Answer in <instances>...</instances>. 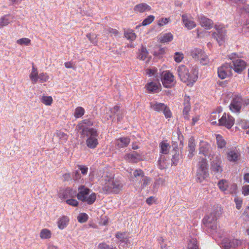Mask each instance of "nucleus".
I'll list each match as a JSON object with an SVG mask.
<instances>
[{
    "label": "nucleus",
    "instance_id": "41",
    "mask_svg": "<svg viewBox=\"0 0 249 249\" xmlns=\"http://www.w3.org/2000/svg\"><path fill=\"white\" fill-rule=\"evenodd\" d=\"M166 159L165 156L160 155L158 162L159 168L160 169H164L166 166Z\"/></svg>",
    "mask_w": 249,
    "mask_h": 249
},
{
    "label": "nucleus",
    "instance_id": "35",
    "mask_svg": "<svg viewBox=\"0 0 249 249\" xmlns=\"http://www.w3.org/2000/svg\"><path fill=\"white\" fill-rule=\"evenodd\" d=\"M151 178L147 176H144L139 182L141 184L140 187L142 189H143L145 187L150 184Z\"/></svg>",
    "mask_w": 249,
    "mask_h": 249
},
{
    "label": "nucleus",
    "instance_id": "10",
    "mask_svg": "<svg viewBox=\"0 0 249 249\" xmlns=\"http://www.w3.org/2000/svg\"><path fill=\"white\" fill-rule=\"evenodd\" d=\"M234 124V119L231 115H227L224 113L221 118L218 119L217 124L219 126H223L228 129H230Z\"/></svg>",
    "mask_w": 249,
    "mask_h": 249
},
{
    "label": "nucleus",
    "instance_id": "24",
    "mask_svg": "<svg viewBox=\"0 0 249 249\" xmlns=\"http://www.w3.org/2000/svg\"><path fill=\"white\" fill-rule=\"evenodd\" d=\"M69 222V217L67 216H63L61 217H60L58 220V227L60 230H63L68 226Z\"/></svg>",
    "mask_w": 249,
    "mask_h": 249
},
{
    "label": "nucleus",
    "instance_id": "56",
    "mask_svg": "<svg viewBox=\"0 0 249 249\" xmlns=\"http://www.w3.org/2000/svg\"><path fill=\"white\" fill-rule=\"evenodd\" d=\"M66 202L68 204L74 207H76L78 205V202L74 199H68Z\"/></svg>",
    "mask_w": 249,
    "mask_h": 249
},
{
    "label": "nucleus",
    "instance_id": "19",
    "mask_svg": "<svg viewBox=\"0 0 249 249\" xmlns=\"http://www.w3.org/2000/svg\"><path fill=\"white\" fill-rule=\"evenodd\" d=\"M196 150V143L193 137H191L188 140V150L189 151L188 157L189 159L192 158L195 155Z\"/></svg>",
    "mask_w": 249,
    "mask_h": 249
},
{
    "label": "nucleus",
    "instance_id": "54",
    "mask_svg": "<svg viewBox=\"0 0 249 249\" xmlns=\"http://www.w3.org/2000/svg\"><path fill=\"white\" fill-rule=\"evenodd\" d=\"M87 37L92 43H95L97 42V36L95 34H88L87 35Z\"/></svg>",
    "mask_w": 249,
    "mask_h": 249
},
{
    "label": "nucleus",
    "instance_id": "31",
    "mask_svg": "<svg viewBox=\"0 0 249 249\" xmlns=\"http://www.w3.org/2000/svg\"><path fill=\"white\" fill-rule=\"evenodd\" d=\"M190 98L189 97H185L184 101V108L183 110V114H189L190 111L191 105L190 103Z\"/></svg>",
    "mask_w": 249,
    "mask_h": 249
},
{
    "label": "nucleus",
    "instance_id": "1",
    "mask_svg": "<svg viewBox=\"0 0 249 249\" xmlns=\"http://www.w3.org/2000/svg\"><path fill=\"white\" fill-rule=\"evenodd\" d=\"M102 181L103 185V191L107 194H118L123 187V184L119 180L107 176L104 177Z\"/></svg>",
    "mask_w": 249,
    "mask_h": 249
},
{
    "label": "nucleus",
    "instance_id": "44",
    "mask_svg": "<svg viewBox=\"0 0 249 249\" xmlns=\"http://www.w3.org/2000/svg\"><path fill=\"white\" fill-rule=\"evenodd\" d=\"M124 36L130 41H133L136 39V36L133 31H128L124 32Z\"/></svg>",
    "mask_w": 249,
    "mask_h": 249
},
{
    "label": "nucleus",
    "instance_id": "3",
    "mask_svg": "<svg viewBox=\"0 0 249 249\" xmlns=\"http://www.w3.org/2000/svg\"><path fill=\"white\" fill-rule=\"evenodd\" d=\"M81 135L83 137H87L86 144L88 147L94 149L98 144L97 137L98 133L96 129L93 128L84 127L81 131Z\"/></svg>",
    "mask_w": 249,
    "mask_h": 249
},
{
    "label": "nucleus",
    "instance_id": "49",
    "mask_svg": "<svg viewBox=\"0 0 249 249\" xmlns=\"http://www.w3.org/2000/svg\"><path fill=\"white\" fill-rule=\"evenodd\" d=\"M154 17L152 15L148 16L142 23V26H146L150 24L154 19Z\"/></svg>",
    "mask_w": 249,
    "mask_h": 249
},
{
    "label": "nucleus",
    "instance_id": "34",
    "mask_svg": "<svg viewBox=\"0 0 249 249\" xmlns=\"http://www.w3.org/2000/svg\"><path fill=\"white\" fill-rule=\"evenodd\" d=\"M37 75H38V73H37V69L33 66V68H32V72L30 74V78L31 80H32V83L35 84L37 82Z\"/></svg>",
    "mask_w": 249,
    "mask_h": 249
},
{
    "label": "nucleus",
    "instance_id": "27",
    "mask_svg": "<svg viewBox=\"0 0 249 249\" xmlns=\"http://www.w3.org/2000/svg\"><path fill=\"white\" fill-rule=\"evenodd\" d=\"M12 21L10 14L5 15L0 18V28L8 25Z\"/></svg>",
    "mask_w": 249,
    "mask_h": 249
},
{
    "label": "nucleus",
    "instance_id": "32",
    "mask_svg": "<svg viewBox=\"0 0 249 249\" xmlns=\"http://www.w3.org/2000/svg\"><path fill=\"white\" fill-rule=\"evenodd\" d=\"M173 38V36L171 33L164 34L162 35L160 38V41L161 42L165 43L170 42Z\"/></svg>",
    "mask_w": 249,
    "mask_h": 249
},
{
    "label": "nucleus",
    "instance_id": "62",
    "mask_svg": "<svg viewBox=\"0 0 249 249\" xmlns=\"http://www.w3.org/2000/svg\"><path fill=\"white\" fill-rule=\"evenodd\" d=\"M80 170L81 171V173L85 175L87 174L88 168L86 166L83 165H79L78 166Z\"/></svg>",
    "mask_w": 249,
    "mask_h": 249
},
{
    "label": "nucleus",
    "instance_id": "18",
    "mask_svg": "<svg viewBox=\"0 0 249 249\" xmlns=\"http://www.w3.org/2000/svg\"><path fill=\"white\" fill-rule=\"evenodd\" d=\"M126 159L129 162H138L142 160V157L139 153L133 151L132 153L127 154L125 155Z\"/></svg>",
    "mask_w": 249,
    "mask_h": 249
},
{
    "label": "nucleus",
    "instance_id": "30",
    "mask_svg": "<svg viewBox=\"0 0 249 249\" xmlns=\"http://www.w3.org/2000/svg\"><path fill=\"white\" fill-rule=\"evenodd\" d=\"M160 153L165 155L168 154L171 148L170 145L166 141H163L160 142Z\"/></svg>",
    "mask_w": 249,
    "mask_h": 249
},
{
    "label": "nucleus",
    "instance_id": "17",
    "mask_svg": "<svg viewBox=\"0 0 249 249\" xmlns=\"http://www.w3.org/2000/svg\"><path fill=\"white\" fill-rule=\"evenodd\" d=\"M211 149V146L209 144L206 142H201L200 144L199 154H202L205 156H208V158H210V160H212V159L210 158Z\"/></svg>",
    "mask_w": 249,
    "mask_h": 249
},
{
    "label": "nucleus",
    "instance_id": "58",
    "mask_svg": "<svg viewBox=\"0 0 249 249\" xmlns=\"http://www.w3.org/2000/svg\"><path fill=\"white\" fill-rule=\"evenodd\" d=\"M219 117V115L216 112H213L211 115V120L212 121V124H216V121H213V120H216L217 118H218Z\"/></svg>",
    "mask_w": 249,
    "mask_h": 249
},
{
    "label": "nucleus",
    "instance_id": "50",
    "mask_svg": "<svg viewBox=\"0 0 249 249\" xmlns=\"http://www.w3.org/2000/svg\"><path fill=\"white\" fill-rule=\"evenodd\" d=\"M174 58L176 62H180L183 58V54L182 53L180 52H176L175 53Z\"/></svg>",
    "mask_w": 249,
    "mask_h": 249
},
{
    "label": "nucleus",
    "instance_id": "61",
    "mask_svg": "<svg viewBox=\"0 0 249 249\" xmlns=\"http://www.w3.org/2000/svg\"><path fill=\"white\" fill-rule=\"evenodd\" d=\"M169 18H162L160 19L159 21V25L160 26H163L164 25L167 24L168 22Z\"/></svg>",
    "mask_w": 249,
    "mask_h": 249
},
{
    "label": "nucleus",
    "instance_id": "52",
    "mask_svg": "<svg viewBox=\"0 0 249 249\" xmlns=\"http://www.w3.org/2000/svg\"><path fill=\"white\" fill-rule=\"evenodd\" d=\"M99 249H117L116 247H113V246H110L105 243H102L98 245Z\"/></svg>",
    "mask_w": 249,
    "mask_h": 249
},
{
    "label": "nucleus",
    "instance_id": "6",
    "mask_svg": "<svg viewBox=\"0 0 249 249\" xmlns=\"http://www.w3.org/2000/svg\"><path fill=\"white\" fill-rule=\"evenodd\" d=\"M198 167L196 172V180L197 182H202L209 176L208 164L206 159L203 158L198 163Z\"/></svg>",
    "mask_w": 249,
    "mask_h": 249
},
{
    "label": "nucleus",
    "instance_id": "23",
    "mask_svg": "<svg viewBox=\"0 0 249 249\" xmlns=\"http://www.w3.org/2000/svg\"><path fill=\"white\" fill-rule=\"evenodd\" d=\"M150 9V6L145 3H142L137 4L134 7V10L135 12L140 13H142L146 11H149Z\"/></svg>",
    "mask_w": 249,
    "mask_h": 249
},
{
    "label": "nucleus",
    "instance_id": "64",
    "mask_svg": "<svg viewBox=\"0 0 249 249\" xmlns=\"http://www.w3.org/2000/svg\"><path fill=\"white\" fill-rule=\"evenodd\" d=\"M119 109L120 107L118 106H116L111 109V112L114 114H116L120 111Z\"/></svg>",
    "mask_w": 249,
    "mask_h": 249
},
{
    "label": "nucleus",
    "instance_id": "36",
    "mask_svg": "<svg viewBox=\"0 0 249 249\" xmlns=\"http://www.w3.org/2000/svg\"><path fill=\"white\" fill-rule=\"evenodd\" d=\"M217 185L221 191L225 192L227 190L228 182L225 179H221L219 181Z\"/></svg>",
    "mask_w": 249,
    "mask_h": 249
},
{
    "label": "nucleus",
    "instance_id": "40",
    "mask_svg": "<svg viewBox=\"0 0 249 249\" xmlns=\"http://www.w3.org/2000/svg\"><path fill=\"white\" fill-rule=\"evenodd\" d=\"M96 199V195L95 193H93L91 194L88 197H86L85 201L89 205L92 204Z\"/></svg>",
    "mask_w": 249,
    "mask_h": 249
},
{
    "label": "nucleus",
    "instance_id": "9",
    "mask_svg": "<svg viewBox=\"0 0 249 249\" xmlns=\"http://www.w3.org/2000/svg\"><path fill=\"white\" fill-rule=\"evenodd\" d=\"M233 55H236L235 54H232L231 56L230 57V59L232 60V63H231L232 66V69L235 72L240 73L246 68V63L241 59H236L235 57H233Z\"/></svg>",
    "mask_w": 249,
    "mask_h": 249
},
{
    "label": "nucleus",
    "instance_id": "39",
    "mask_svg": "<svg viewBox=\"0 0 249 249\" xmlns=\"http://www.w3.org/2000/svg\"><path fill=\"white\" fill-rule=\"evenodd\" d=\"M85 113L84 109L81 107H76L75 109L74 116L75 118H78L81 117Z\"/></svg>",
    "mask_w": 249,
    "mask_h": 249
},
{
    "label": "nucleus",
    "instance_id": "42",
    "mask_svg": "<svg viewBox=\"0 0 249 249\" xmlns=\"http://www.w3.org/2000/svg\"><path fill=\"white\" fill-rule=\"evenodd\" d=\"M41 101L46 106H50L53 102V98L51 96H43L41 98Z\"/></svg>",
    "mask_w": 249,
    "mask_h": 249
},
{
    "label": "nucleus",
    "instance_id": "46",
    "mask_svg": "<svg viewBox=\"0 0 249 249\" xmlns=\"http://www.w3.org/2000/svg\"><path fill=\"white\" fill-rule=\"evenodd\" d=\"M31 40L27 38H22L17 40V43L20 45L28 46L31 44Z\"/></svg>",
    "mask_w": 249,
    "mask_h": 249
},
{
    "label": "nucleus",
    "instance_id": "33",
    "mask_svg": "<svg viewBox=\"0 0 249 249\" xmlns=\"http://www.w3.org/2000/svg\"><path fill=\"white\" fill-rule=\"evenodd\" d=\"M52 233L47 229H42L40 232V237L43 239H49L51 237Z\"/></svg>",
    "mask_w": 249,
    "mask_h": 249
},
{
    "label": "nucleus",
    "instance_id": "12",
    "mask_svg": "<svg viewBox=\"0 0 249 249\" xmlns=\"http://www.w3.org/2000/svg\"><path fill=\"white\" fill-rule=\"evenodd\" d=\"M242 101L241 96L235 95L229 106L230 110L233 112H239L242 106Z\"/></svg>",
    "mask_w": 249,
    "mask_h": 249
},
{
    "label": "nucleus",
    "instance_id": "38",
    "mask_svg": "<svg viewBox=\"0 0 249 249\" xmlns=\"http://www.w3.org/2000/svg\"><path fill=\"white\" fill-rule=\"evenodd\" d=\"M146 73L150 76H154L155 77H158L160 73L158 72V69L155 67H152L150 69H147L146 70Z\"/></svg>",
    "mask_w": 249,
    "mask_h": 249
},
{
    "label": "nucleus",
    "instance_id": "55",
    "mask_svg": "<svg viewBox=\"0 0 249 249\" xmlns=\"http://www.w3.org/2000/svg\"><path fill=\"white\" fill-rule=\"evenodd\" d=\"M179 154H175L173 156V158L172 159V164L173 165H177L178 163V161H179Z\"/></svg>",
    "mask_w": 249,
    "mask_h": 249
},
{
    "label": "nucleus",
    "instance_id": "5",
    "mask_svg": "<svg viewBox=\"0 0 249 249\" xmlns=\"http://www.w3.org/2000/svg\"><path fill=\"white\" fill-rule=\"evenodd\" d=\"M215 31L212 34L213 37L215 39L219 46L222 45L227 39V30L222 25H215Z\"/></svg>",
    "mask_w": 249,
    "mask_h": 249
},
{
    "label": "nucleus",
    "instance_id": "8",
    "mask_svg": "<svg viewBox=\"0 0 249 249\" xmlns=\"http://www.w3.org/2000/svg\"><path fill=\"white\" fill-rule=\"evenodd\" d=\"M232 66L231 62L225 63L218 68L217 73L218 77L221 79H224L228 76H231L232 75Z\"/></svg>",
    "mask_w": 249,
    "mask_h": 249
},
{
    "label": "nucleus",
    "instance_id": "15",
    "mask_svg": "<svg viewBox=\"0 0 249 249\" xmlns=\"http://www.w3.org/2000/svg\"><path fill=\"white\" fill-rule=\"evenodd\" d=\"M198 18L200 24L206 29H210L213 27V21L211 19L202 15L198 16Z\"/></svg>",
    "mask_w": 249,
    "mask_h": 249
},
{
    "label": "nucleus",
    "instance_id": "29",
    "mask_svg": "<svg viewBox=\"0 0 249 249\" xmlns=\"http://www.w3.org/2000/svg\"><path fill=\"white\" fill-rule=\"evenodd\" d=\"M144 173L141 169H136L132 173V178L133 180L139 182L144 177Z\"/></svg>",
    "mask_w": 249,
    "mask_h": 249
},
{
    "label": "nucleus",
    "instance_id": "28",
    "mask_svg": "<svg viewBox=\"0 0 249 249\" xmlns=\"http://www.w3.org/2000/svg\"><path fill=\"white\" fill-rule=\"evenodd\" d=\"M150 107L155 111L160 112L162 111L165 109V105L163 103H158L157 102H151L150 103Z\"/></svg>",
    "mask_w": 249,
    "mask_h": 249
},
{
    "label": "nucleus",
    "instance_id": "43",
    "mask_svg": "<svg viewBox=\"0 0 249 249\" xmlns=\"http://www.w3.org/2000/svg\"><path fill=\"white\" fill-rule=\"evenodd\" d=\"M188 249H199L197 242L196 239H191L188 244Z\"/></svg>",
    "mask_w": 249,
    "mask_h": 249
},
{
    "label": "nucleus",
    "instance_id": "63",
    "mask_svg": "<svg viewBox=\"0 0 249 249\" xmlns=\"http://www.w3.org/2000/svg\"><path fill=\"white\" fill-rule=\"evenodd\" d=\"M125 237V233H120L117 232L116 234V237L117 238L120 240V242L121 243V241L123 240L124 238Z\"/></svg>",
    "mask_w": 249,
    "mask_h": 249
},
{
    "label": "nucleus",
    "instance_id": "4",
    "mask_svg": "<svg viewBox=\"0 0 249 249\" xmlns=\"http://www.w3.org/2000/svg\"><path fill=\"white\" fill-rule=\"evenodd\" d=\"M217 217L215 213H212L206 215L202 221L205 231L210 233H214L217 229Z\"/></svg>",
    "mask_w": 249,
    "mask_h": 249
},
{
    "label": "nucleus",
    "instance_id": "20",
    "mask_svg": "<svg viewBox=\"0 0 249 249\" xmlns=\"http://www.w3.org/2000/svg\"><path fill=\"white\" fill-rule=\"evenodd\" d=\"M240 153L237 149L231 150L227 154L228 159L231 161H236L240 159Z\"/></svg>",
    "mask_w": 249,
    "mask_h": 249
},
{
    "label": "nucleus",
    "instance_id": "14",
    "mask_svg": "<svg viewBox=\"0 0 249 249\" xmlns=\"http://www.w3.org/2000/svg\"><path fill=\"white\" fill-rule=\"evenodd\" d=\"M78 193H76V196L78 199L83 202L89 195L90 190L84 185H81L78 187Z\"/></svg>",
    "mask_w": 249,
    "mask_h": 249
},
{
    "label": "nucleus",
    "instance_id": "57",
    "mask_svg": "<svg viewBox=\"0 0 249 249\" xmlns=\"http://www.w3.org/2000/svg\"><path fill=\"white\" fill-rule=\"evenodd\" d=\"M162 112L166 118L171 117L172 114L171 112L166 105L165 109H163Z\"/></svg>",
    "mask_w": 249,
    "mask_h": 249
},
{
    "label": "nucleus",
    "instance_id": "22",
    "mask_svg": "<svg viewBox=\"0 0 249 249\" xmlns=\"http://www.w3.org/2000/svg\"><path fill=\"white\" fill-rule=\"evenodd\" d=\"M130 139L128 137H122L116 141V145L118 148L126 147L130 143Z\"/></svg>",
    "mask_w": 249,
    "mask_h": 249
},
{
    "label": "nucleus",
    "instance_id": "7",
    "mask_svg": "<svg viewBox=\"0 0 249 249\" xmlns=\"http://www.w3.org/2000/svg\"><path fill=\"white\" fill-rule=\"evenodd\" d=\"M161 81L163 86L166 88H171L174 87L176 84L174 76L170 71H163L161 73H160Z\"/></svg>",
    "mask_w": 249,
    "mask_h": 249
},
{
    "label": "nucleus",
    "instance_id": "11",
    "mask_svg": "<svg viewBox=\"0 0 249 249\" xmlns=\"http://www.w3.org/2000/svg\"><path fill=\"white\" fill-rule=\"evenodd\" d=\"M241 241L236 239L224 238L221 242V248L223 249L234 248L241 245Z\"/></svg>",
    "mask_w": 249,
    "mask_h": 249
},
{
    "label": "nucleus",
    "instance_id": "59",
    "mask_svg": "<svg viewBox=\"0 0 249 249\" xmlns=\"http://www.w3.org/2000/svg\"><path fill=\"white\" fill-rule=\"evenodd\" d=\"M242 193L244 196L249 195V185H245L242 187Z\"/></svg>",
    "mask_w": 249,
    "mask_h": 249
},
{
    "label": "nucleus",
    "instance_id": "26",
    "mask_svg": "<svg viewBox=\"0 0 249 249\" xmlns=\"http://www.w3.org/2000/svg\"><path fill=\"white\" fill-rule=\"evenodd\" d=\"M191 55L196 60H199L203 56L204 52L200 49L194 48L191 51Z\"/></svg>",
    "mask_w": 249,
    "mask_h": 249
},
{
    "label": "nucleus",
    "instance_id": "48",
    "mask_svg": "<svg viewBox=\"0 0 249 249\" xmlns=\"http://www.w3.org/2000/svg\"><path fill=\"white\" fill-rule=\"evenodd\" d=\"M88 219V215L86 213H81L77 216L79 222L82 223L86 222Z\"/></svg>",
    "mask_w": 249,
    "mask_h": 249
},
{
    "label": "nucleus",
    "instance_id": "21",
    "mask_svg": "<svg viewBox=\"0 0 249 249\" xmlns=\"http://www.w3.org/2000/svg\"><path fill=\"white\" fill-rule=\"evenodd\" d=\"M60 197L63 199H66L70 197H74L76 196V191L68 188L63 191L60 194Z\"/></svg>",
    "mask_w": 249,
    "mask_h": 249
},
{
    "label": "nucleus",
    "instance_id": "13",
    "mask_svg": "<svg viewBox=\"0 0 249 249\" xmlns=\"http://www.w3.org/2000/svg\"><path fill=\"white\" fill-rule=\"evenodd\" d=\"M221 163L222 160L219 156H216L215 159L212 161V171L215 174L219 175L221 173L222 171Z\"/></svg>",
    "mask_w": 249,
    "mask_h": 249
},
{
    "label": "nucleus",
    "instance_id": "16",
    "mask_svg": "<svg viewBox=\"0 0 249 249\" xmlns=\"http://www.w3.org/2000/svg\"><path fill=\"white\" fill-rule=\"evenodd\" d=\"M182 21L185 27L188 30H191L196 26V24L192 19L190 16L186 14H183L181 16Z\"/></svg>",
    "mask_w": 249,
    "mask_h": 249
},
{
    "label": "nucleus",
    "instance_id": "60",
    "mask_svg": "<svg viewBox=\"0 0 249 249\" xmlns=\"http://www.w3.org/2000/svg\"><path fill=\"white\" fill-rule=\"evenodd\" d=\"M72 178L75 180H78L81 178V175L78 171H75L73 173Z\"/></svg>",
    "mask_w": 249,
    "mask_h": 249
},
{
    "label": "nucleus",
    "instance_id": "37",
    "mask_svg": "<svg viewBox=\"0 0 249 249\" xmlns=\"http://www.w3.org/2000/svg\"><path fill=\"white\" fill-rule=\"evenodd\" d=\"M216 139L217 147L221 149L224 148L226 145V142L223 139V137L220 135H217L216 136Z\"/></svg>",
    "mask_w": 249,
    "mask_h": 249
},
{
    "label": "nucleus",
    "instance_id": "51",
    "mask_svg": "<svg viewBox=\"0 0 249 249\" xmlns=\"http://www.w3.org/2000/svg\"><path fill=\"white\" fill-rule=\"evenodd\" d=\"M37 80H39L41 82H46L49 77L45 73H41L37 76Z\"/></svg>",
    "mask_w": 249,
    "mask_h": 249
},
{
    "label": "nucleus",
    "instance_id": "45",
    "mask_svg": "<svg viewBox=\"0 0 249 249\" xmlns=\"http://www.w3.org/2000/svg\"><path fill=\"white\" fill-rule=\"evenodd\" d=\"M147 54L148 52L147 51L146 48L142 47L141 49L140 52L138 55V58H139L141 60H143L146 58Z\"/></svg>",
    "mask_w": 249,
    "mask_h": 249
},
{
    "label": "nucleus",
    "instance_id": "47",
    "mask_svg": "<svg viewBox=\"0 0 249 249\" xmlns=\"http://www.w3.org/2000/svg\"><path fill=\"white\" fill-rule=\"evenodd\" d=\"M83 125L81 126L82 130L84 127L89 128V126H92L93 124V121L91 119H85L82 121Z\"/></svg>",
    "mask_w": 249,
    "mask_h": 249
},
{
    "label": "nucleus",
    "instance_id": "2",
    "mask_svg": "<svg viewBox=\"0 0 249 249\" xmlns=\"http://www.w3.org/2000/svg\"><path fill=\"white\" fill-rule=\"evenodd\" d=\"M177 73L180 80L184 83H186L188 86L193 85L197 78V74L194 72L192 73H190L188 69L184 65H181L178 67Z\"/></svg>",
    "mask_w": 249,
    "mask_h": 249
},
{
    "label": "nucleus",
    "instance_id": "25",
    "mask_svg": "<svg viewBox=\"0 0 249 249\" xmlns=\"http://www.w3.org/2000/svg\"><path fill=\"white\" fill-rule=\"evenodd\" d=\"M160 87V84L159 82H151L148 83L146 85V89L149 92H157V91L158 90L159 88Z\"/></svg>",
    "mask_w": 249,
    "mask_h": 249
},
{
    "label": "nucleus",
    "instance_id": "53",
    "mask_svg": "<svg viewBox=\"0 0 249 249\" xmlns=\"http://www.w3.org/2000/svg\"><path fill=\"white\" fill-rule=\"evenodd\" d=\"M200 62L203 65H207L209 62V59L207 55H205V53L203 54V56L201 57L199 59Z\"/></svg>",
    "mask_w": 249,
    "mask_h": 249
}]
</instances>
